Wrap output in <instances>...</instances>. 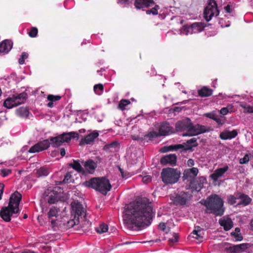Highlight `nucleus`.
Wrapping results in <instances>:
<instances>
[{
	"label": "nucleus",
	"instance_id": "obj_18",
	"mask_svg": "<svg viewBox=\"0 0 253 253\" xmlns=\"http://www.w3.org/2000/svg\"><path fill=\"white\" fill-rule=\"evenodd\" d=\"M228 169V166L227 165H225L223 168H218L215 169L211 175L210 177L213 181H216L218 179L221 177Z\"/></svg>",
	"mask_w": 253,
	"mask_h": 253
},
{
	"label": "nucleus",
	"instance_id": "obj_21",
	"mask_svg": "<svg viewBox=\"0 0 253 253\" xmlns=\"http://www.w3.org/2000/svg\"><path fill=\"white\" fill-rule=\"evenodd\" d=\"M238 200L237 206H247L252 202V199L247 195L243 193H238Z\"/></svg>",
	"mask_w": 253,
	"mask_h": 253
},
{
	"label": "nucleus",
	"instance_id": "obj_19",
	"mask_svg": "<svg viewBox=\"0 0 253 253\" xmlns=\"http://www.w3.org/2000/svg\"><path fill=\"white\" fill-rule=\"evenodd\" d=\"M219 223L225 231L230 230L233 226V222L231 219L227 216H224L220 218Z\"/></svg>",
	"mask_w": 253,
	"mask_h": 253
},
{
	"label": "nucleus",
	"instance_id": "obj_59",
	"mask_svg": "<svg viewBox=\"0 0 253 253\" xmlns=\"http://www.w3.org/2000/svg\"><path fill=\"white\" fill-rule=\"evenodd\" d=\"M4 185L3 183H0V199L1 198V195L3 193V190L4 189Z\"/></svg>",
	"mask_w": 253,
	"mask_h": 253
},
{
	"label": "nucleus",
	"instance_id": "obj_9",
	"mask_svg": "<svg viewBox=\"0 0 253 253\" xmlns=\"http://www.w3.org/2000/svg\"><path fill=\"white\" fill-rule=\"evenodd\" d=\"M219 14V10L215 0H210L204 12V16L207 21H210L212 17L217 16Z\"/></svg>",
	"mask_w": 253,
	"mask_h": 253
},
{
	"label": "nucleus",
	"instance_id": "obj_62",
	"mask_svg": "<svg viewBox=\"0 0 253 253\" xmlns=\"http://www.w3.org/2000/svg\"><path fill=\"white\" fill-rule=\"evenodd\" d=\"M201 188H202V187H201V185H199L198 186V187H196L195 189L196 191H199L201 190Z\"/></svg>",
	"mask_w": 253,
	"mask_h": 253
},
{
	"label": "nucleus",
	"instance_id": "obj_14",
	"mask_svg": "<svg viewBox=\"0 0 253 253\" xmlns=\"http://www.w3.org/2000/svg\"><path fill=\"white\" fill-rule=\"evenodd\" d=\"M50 145L49 140L45 139L40 141L31 147L29 150V152L33 153L47 149Z\"/></svg>",
	"mask_w": 253,
	"mask_h": 253
},
{
	"label": "nucleus",
	"instance_id": "obj_34",
	"mask_svg": "<svg viewBox=\"0 0 253 253\" xmlns=\"http://www.w3.org/2000/svg\"><path fill=\"white\" fill-rule=\"evenodd\" d=\"M3 106L7 109H11L16 105L13 96L7 98L3 102Z\"/></svg>",
	"mask_w": 253,
	"mask_h": 253
},
{
	"label": "nucleus",
	"instance_id": "obj_47",
	"mask_svg": "<svg viewBox=\"0 0 253 253\" xmlns=\"http://www.w3.org/2000/svg\"><path fill=\"white\" fill-rule=\"evenodd\" d=\"M28 57V53L23 52L21 55V58L19 59L18 62L20 64H23L24 63V60L27 59Z\"/></svg>",
	"mask_w": 253,
	"mask_h": 253
},
{
	"label": "nucleus",
	"instance_id": "obj_63",
	"mask_svg": "<svg viewBox=\"0 0 253 253\" xmlns=\"http://www.w3.org/2000/svg\"><path fill=\"white\" fill-rule=\"evenodd\" d=\"M119 2L122 4H125L127 2L126 0H119Z\"/></svg>",
	"mask_w": 253,
	"mask_h": 253
},
{
	"label": "nucleus",
	"instance_id": "obj_16",
	"mask_svg": "<svg viewBox=\"0 0 253 253\" xmlns=\"http://www.w3.org/2000/svg\"><path fill=\"white\" fill-rule=\"evenodd\" d=\"M82 165L84 166V171H85L90 174L93 173L97 168V163L91 159L83 162Z\"/></svg>",
	"mask_w": 253,
	"mask_h": 253
},
{
	"label": "nucleus",
	"instance_id": "obj_51",
	"mask_svg": "<svg viewBox=\"0 0 253 253\" xmlns=\"http://www.w3.org/2000/svg\"><path fill=\"white\" fill-rule=\"evenodd\" d=\"M249 156V154H246L243 158L240 159V163L241 164H247L250 160Z\"/></svg>",
	"mask_w": 253,
	"mask_h": 253
},
{
	"label": "nucleus",
	"instance_id": "obj_29",
	"mask_svg": "<svg viewBox=\"0 0 253 253\" xmlns=\"http://www.w3.org/2000/svg\"><path fill=\"white\" fill-rule=\"evenodd\" d=\"M69 166L79 172H84V169L82 167L79 161L73 160V162L69 164Z\"/></svg>",
	"mask_w": 253,
	"mask_h": 253
},
{
	"label": "nucleus",
	"instance_id": "obj_32",
	"mask_svg": "<svg viewBox=\"0 0 253 253\" xmlns=\"http://www.w3.org/2000/svg\"><path fill=\"white\" fill-rule=\"evenodd\" d=\"M200 96L202 97H207L211 96L212 93V90L206 86H204L198 91Z\"/></svg>",
	"mask_w": 253,
	"mask_h": 253
},
{
	"label": "nucleus",
	"instance_id": "obj_55",
	"mask_svg": "<svg viewBox=\"0 0 253 253\" xmlns=\"http://www.w3.org/2000/svg\"><path fill=\"white\" fill-rule=\"evenodd\" d=\"M142 180L144 183H148L151 181V177L150 175L144 176L143 177Z\"/></svg>",
	"mask_w": 253,
	"mask_h": 253
},
{
	"label": "nucleus",
	"instance_id": "obj_38",
	"mask_svg": "<svg viewBox=\"0 0 253 253\" xmlns=\"http://www.w3.org/2000/svg\"><path fill=\"white\" fill-rule=\"evenodd\" d=\"M108 230V225L105 223L100 224V225L96 229V231L99 234L105 233L107 232Z\"/></svg>",
	"mask_w": 253,
	"mask_h": 253
},
{
	"label": "nucleus",
	"instance_id": "obj_37",
	"mask_svg": "<svg viewBox=\"0 0 253 253\" xmlns=\"http://www.w3.org/2000/svg\"><path fill=\"white\" fill-rule=\"evenodd\" d=\"M238 193L235 194L234 195H229L227 198L228 203L230 205L237 204V200H238Z\"/></svg>",
	"mask_w": 253,
	"mask_h": 253
},
{
	"label": "nucleus",
	"instance_id": "obj_61",
	"mask_svg": "<svg viewBox=\"0 0 253 253\" xmlns=\"http://www.w3.org/2000/svg\"><path fill=\"white\" fill-rule=\"evenodd\" d=\"M66 154V151H65V149L64 148H61L60 149V155L62 156H65Z\"/></svg>",
	"mask_w": 253,
	"mask_h": 253
},
{
	"label": "nucleus",
	"instance_id": "obj_22",
	"mask_svg": "<svg viewBox=\"0 0 253 253\" xmlns=\"http://www.w3.org/2000/svg\"><path fill=\"white\" fill-rule=\"evenodd\" d=\"M158 132L160 136H166L171 134L172 132V129L169 124L163 123L159 126Z\"/></svg>",
	"mask_w": 253,
	"mask_h": 253
},
{
	"label": "nucleus",
	"instance_id": "obj_64",
	"mask_svg": "<svg viewBox=\"0 0 253 253\" xmlns=\"http://www.w3.org/2000/svg\"><path fill=\"white\" fill-rule=\"evenodd\" d=\"M22 253H35L33 252H31V251H27V252H25Z\"/></svg>",
	"mask_w": 253,
	"mask_h": 253
},
{
	"label": "nucleus",
	"instance_id": "obj_31",
	"mask_svg": "<svg viewBox=\"0 0 253 253\" xmlns=\"http://www.w3.org/2000/svg\"><path fill=\"white\" fill-rule=\"evenodd\" d=\"M191 235L193 238L198 240L202 241L204 239V231L201 229L194 230Z\"/></svg>",
	"mask_w": 253,
	"mask_h": 253
},
{
	"label": "nucleus",
	"instance_id": "obj_35",
	"mask_svg": "<svg viewBox=\"0 0 253 253\" xmlns=\"http://www.w3.org/2000/svg\"><path fill=\"white\" fill-rule=\"evenodd\" d=\"M49 174V170L45 167H42L37 169L36 175L38 177L45 176Z\"/></svg>",
	"mask_w": 253,
	"mask_h": 253
},
{
	"label": "nucleus",
	"instance_id": "obj_49",
	"mask_svg": "<svg viewBox=\"0 0 253 253\" xmlns=\"http://www.w3.org/2000/svg\"><path fill=\"white\" fill-rule=\"evenodd\" d=\"M231 106H227V107L222 108L220 111L221 114L223 115H226L228 114V112H229L230 110H231Z\"/></svg>",
	"mask_w": 253,
	"mask_h": 253
},
{
	"label": "nucleus",
	"instance_id": "obj_26",
	"mask_svg": "<svg viewBox=\"0 0 253 253\" xmlns=\"http://www.w3.org/2000/svg\"><path fill=\"white\" fill-rule=\"evenodd\" d=\"M12 96L17 106L24 103L26 100L28 96L26 93L22 92L18 94L13 95Z\"/></svg>",
	"mask_w": 253,
	"mask_h": 253
},
{
	"label": "nucleus",
	"instance_id": "obj_6",
	"mask_svg": "<svg viewBox=\"0 0 253 253\" xmlns=\"http://www.w3.org/2000/svg\"><path fill=\"white\" fill-rule=\"evenodd\" d=\"M180 175V171L172 168L164 169L161 173L162 180L166 184L176 183L179 179Z\"/></svg>",
	"mask_w": 253,
	"mask_h": 253
},
{
	"label": "nucleus",
	"instance_id": "obj_5",
	"mask_svg": "<svg viewBox=\"0 0 253 253\" xmlns=\"http://www.w3.org/2000/svg\"><path fill=\"white\" fill-rule=\"evenodd\" d=\"M85 185L105 195L111 189V185L105 177L93 178L85 182Z\"/></svg>",
	"mask_w": 253,
	"mask_h": 253
},
{
	"label": "nucleus",
	"instance_id": "obj_1",
	"mask_svg": "<svg viewBox=\"0 0 253 253\" xmlns=\"http://www.w3.org/2000/svg\"><path fill=\"white\" fill-rule=\"evenodd\" d=\"M151 203L146 198H139L126 208L125 216L130 223L137 227L147 225L153 217Z\"/></svg>",
	"mask_w": 253,
	"mask_h": 253
},
{
	"label": "nucleus",
	"instance_id": "obj_3",
	"mask_svg": "<svg viewBox=\"0 0 253 253\" xmlns=\"http://www.w3.org/2000/svg\"><path fill=\"white\" fill-rule=\"evenodd\" d=\"M201 203L206 207L207 213H213L216 215H221L223 214V202L218 195H211L206 200H202Z\"/></svg>",
	"mask_w": 253,
	"mask_h": 253
},
{
	"label": "nucleus",
	"instance_id": "obj_30",
	"mask_svg": "<svg viewBox=\"0 0 253 253\" xmlns=\"http://www.w3.org/2000/svg\"><path fill=\"white\" fill-rule=\"evenodd\" d=\"M16 115L21 118H25L29 114V110L25 107H20L16 110Z\"/></svg>",
	"mask_w": 253,
	"mask_h": 253
},
{
	"label": "nucleus",
	"instance_id": "obj_46",
	"mask_svg": "<svg viewBox=\"0 0 253 253\" xmlns=\"http://www.w3.org/2000/svg\"><path fill=\"white\" fill-rule=\"evenodd\" d=\"M11 173V170L8 169H3L0 170V174L2 177H5Z\"/></svg>",
	"mask_w": 253,
	"mask_h": 253
},
{
	"label": "nucleus",
	"instance_id": "obj_10",
	"mask_svg": "<svg viewBox=\"0 0 253 253\" xmlns=\"http://www.w3.org/2000/svg\"><path fill=\"white\" fill-rule=\"evenodd\" d=\"M59 209L54 206L51 207L47 212L48 220L52 228L56 227L59 224Z\"/></svg>",
	"mask_w": 253,
	"mask_h": 253
},
{
	"label": "nucleus",
	"instance_id": "obj_42",
	"mask_svg": "<svg viewBox=\"0 0 253 253\" xmlns=\"http://www.w3.org/2000/svg\"><path fill=\"white\" fill-rule=\"evenodd\" d=\"M224 9L226 13L230 14V16H233L235 14L234 9L233 6L229 4L224 6Z\"/></svg>",
	"mask_w": 253,
	"mask_h": 253
},
{
	"label": "nucleus",
	"instance_id": "obj_60",
	"mask_svg": "<svg viewBox=\"0 0 253 253\" xmlns=\"http://www.w3.org/2000/svg\"><path fill=\"white\" fill-rule=\"evenodd\" d=\"M213 120L215 121L216 123H218V124L222 125L223 124V122L219 118L215 117V118H213Z\"/></svg>",
	"mask_w": 253,
	"mask_h": 253
},
{
	"label": "nucleus",
	"instance_id": "obj_57",
	"mask_svg": "<svg viewBox=\"0 0 253 253\" xmlns=\"http://www.w3.org/2000/svg\"><path fill=\"white\" fill-rule=\"evenodd\" d=\"M187 165L188 167H192L194 165V161L192 159H189L187 161Z\"/></svg>",
	"mask_w": 253,
	"mask_h": 253
},
{
	"label": "nucleus",
	"instance_id": "obj_13",
	"mask_svg": "<svg viewBox=\"0 0 253 253\" xmlns=\"http://www.w3.org/2000/svg\"><path fill=\"white\" fill-rule=\"evenodd\" d=\"M198 172L199 170L196 168L186 169L183 172V178L190 181L191 184L190 185V186L192 188H194L192 185L193 183L195 178L197 175Z\"/></svg>",
	"mask_w": 253,
	"mask_h": 253
},
{
	"label": "nucleus",
	"instance_id": "obj_44",
	"mask_svg": "<svg viewBox=\"0 0 253 253\" xmlns=\"http://www.w3.org/2000/svg\"><path fill=\"white\" fill-rule=\"evenodd\" d=\"M159 9V6L158 5H156L154 7L152 8L150 10H148L146 11L147 14H151L152 13L153 15H157L158 13V10Z\"/></svg>",
	"mask_w": 253,
	"mask_h": 253
},
{
	"label": "nucleus",
	"instance_id": "obj_25",
	"mask_svg": "<svg viewBox=\"0 0 253 253\" xmlns=\"http://www.w3.org/2000/svg\"><path fill=\"white\" fill-rule=\"evenodd\" d=\"M163 164H170L173 165L176 164V157L174 154H169L163 157L161 161Z\"/></svg>",
	"mask_w": 253,
	"mask_h": 253
},
{
	"label": "nucleus",
	"instance_id": "obj_7",
	"mask_svg": "<svg viewBox=\"0 0 253 253\" xmlns=\"http://www.w3.org/2000/svg\"><path fill=\"white\" fill-rule=\"evenodd\" d=\"M197 145V139L196 138H192L188 140L186 143L183 144H175L171 145L168 147H164L162 148V152H166L169 151H177L178 150H187L191 149L192 147H195Z\"/></svg>",
	"mask_w": 253,
	"mask_h": 253
},
{
	"label": "nucleus",
	"instance_id": "obj_48",
	"mask_svg": "<svg viewBox=\"0 0 253 253\" xmlns=\"http://www.w3.org/2000/svg\"><path fill=\"white\" fill-rule=\"evenodd\" d=\"M159 136H160L159 135V133L154 131L149 132L147 135V136L149 137L150 139L156 138Z\"/></svg>",
	"mask_w": 253,
	"mask_h": 253
},
{
	"label": "nucleus",
	"instance_id": "obj_17",
	"mask_svg": "<svg viewBox=\"0 0 253 253\" xmlns=\"http://www.w3.org/2000/svg\"><path fill=\"white\" fill-rule=\"evenodd\" d=\"M98 136V131L97 130H94L85 136L84 138L82 139L80 141V144H90L92 143L95 139H96Z\"/></svg>",
	"mask_w": 253,
	"mask_h": 253
},
{
	"label": "nucleus",
	"instance_id": "obj_12",
	"mask_svg": "<svg viewBox=\"0 0 253 253\" xmlns=\"http://www.w3.org/2000/svg\"><path fill=\"white\" fill-rule=\"evenodd\" d=\"M42 198L49 204H53L58 201L60 194L54 190L48 189L43 193Z\"/></svg>",
	"mask_w": 253,
	"mask_h": 253
},
{
	"label": "nucleus",
	"instance_id": "obj_56",
	"mask_svg": "<svg viewBox=\"0 0 253 253\" xmlns=\"http://www.w3.org/2000/svg\"><path fill=\"white\" fill-rule=\"evenodd\" d=\"M159 228L162 231L166 232V233L168 231L166 230V225L165 223H160L159 225Z\"/></svg>",
	"mask_w": 253,
	"mask_h": 253
},
{
	"label": "nucleus",
	"instance_id": "obj_15",
	"mask_svg": "<svg viewBox=\"0 0 253 253\" xmlns=\"http://www.w3.org/2000/svg\"><path fill=\"white\" fill-rule=\"evenodd\" d=\"M247 248V244H241L227 246L225 248V250L227 253H240L244 252Z\"/></svg>",
	"mask_w": 253,
	"mask_h": 253
},
{
	"label": "nucleus",
	"instance_id": "obj_54",
	"mask_svg": "<svg viewBox=\"0 0 253 253\" xmlns=\"http://www.w3.org/2000/svg\"><path fill=\"white\" fill-rule=\"evenodd\" d=\"M179 236L177 233H174L171 238L169 239V241L171 243H175L178 241Z\"/></svg>",
	"mask_w": 253,
	"mask_h": 253
},
{
	"label": "nucleus",
	"instance_id": "obj_11",
	"mask_svg": "<svg viewBox=\"0 0 253 253\" xmlns=\"http://www.w3.org/2000/svg\"><path fill=\"white\" fill-rule=\"evenodd\" d=\"M191 195L187 192H181L179 193L171 195L170 200L176 205H184L190 199Z\"/></svg>",
	"mask_w": 253,
	"mask_h": 253
},
{
	"label": "nucleus",
	"instance_id": "obj_58",
	"mask_svg": "<svg viewBox=\"0 0 253 253\" xmlns=\"http://www.w3.org/2000/svg\"><path fill=\"white\" fill-rule=\"evenodd\" d=\"M205 115L207 117L212 119L213 120V118H215L214 115L211 113H206Z\"/></svg>",
	"mask_w": 253,
	"mask_h": 253
},
{
	"label": "nucleus",
	"instance_id": "obj_28",
	"mask_svg": "<svg viewBox=\"0 0 253 253\" xmlns=\"http://www.w3.org/2000/svg\"><path fill=\"white\" fill-rule=\"evenodd\" d=\"M192 29L193 33H199L204 29V26L202 23H194L190 26V29Z\"/></svg>",
	"mask_w": 253,
	"mask_h": 253
},
{
	"label": "nucleus",
	"instance_id": "obj_27",
	"mask_svg": "<svg viewBox=\"0 0 253 253\" xmlns=\"http://www.w3.org/2000/svg\"><path fill=\"white\" fill-rule=\"evenodd\" d=\"M71 206L72 210L76 215L80 216L83 214L84 212V209L80 203L74 202L72 203Z\"/></svg>",
	"mask_w": 253,
	"mask_h": 253
},
{
	"label": "nucleus",
	"instance_id": "obj_53",
	"mask_svg": "<svg viewBox=\"0 0 253 253\" xmlns=\"http://www.w3.org/2000/svg\"><path fill=\"white\" fill-rule=\"evenodd\" d=\"M190 26L184 27L183 28V30L182 33L185 35H188L189 34H193V32H192V29H190Z\"/></svg>",
	"mask_w": 253,
	"mask_h": 253
},
{
	"label": "nucleus",
	"instance_id": "obj_36",
	"mask_svg": "<svg viewBox=\"0 0 253 253\" xmlns=\"http://www.w3.org/2000/svg\"><path fill=\"white\" fill-rule=\"evenodd\" d=\"M231 234L237 241H241L243 239V237L240 233V229L238 227H236L234 231L232 232Z\"/></svg>",
	"mask_w": 253,
	"mask_h": 253
},
{
	"label": "nucleus",
	"instance_id": "obj_4",
	"mask_svg": "<svg viewBox=\"0 0 253 253\" xmlns=\"http://www.w3.org/2000/svg\"><path fill=\"white\" fill-rule=\"evenodd\" d=\"M21 199V195L15 192L10 197L8 206L2 208L0 212V216L5 221L11 219V216L19 212V205Z\"/></svg>",
	"mask_w": 253,
	"mask_h": 253
},
{
	"label": "nucleus",
	"instance_id": "obj_45",
	"mask_svg": "<svg viewBox=\"0 0 253 253\" xmlns=\"http://www.w3.org/2000/svg\"><path fill=\"white\" fill-rule=\"evenodd\" d=\"M29 36L32 38H35L38 34V29L35 27H33L28 33Z\"/></svg>",
	"mask_w": 253,
	"mask_h": 253
},
{
	"label": "nucleus",
	"instance_id": "obj_39",
	"mask_svg": "<svg viewBox=\"0 0 253 253\" xmlns=\"http://www.w3.org/2000/svg\"><path fill=\"white\" fill-rule=\"evenodd\" d=\"M130 103V102L128 100L126 99H122L120 101L119 105L118 108L123 111L126 109V107Z\"/></svg>",
	"mask_w": 253,
	"mask_h": 253
},
{
	"label": "nucleus",
	"instance_id": "obj_2",
	"mask_svg": "<svg viewBox=\"0 0 253 253\" xmlns=\"http://www.w3.org/2000/svg\"><path fill=\"white\" fill-rule=\"evenodd\" d=\"M175 127L177 131H186V132L182 134L183 136L197 135L212 130L210 127H207L205 126L198 124L193 125L189 118L178 121L175 124Z\"/></svg>",
	"mask_w": 253,
	"mask_h": 253
},
{
	"label": "nucleus",
	"instance_id": "obj_33",
	"mask_svg": "<svg viewBox=\"0 0 253 253\" xmlns=\"http://www.w3.org/2000/svg\"><path fill=\"white\" fill-rule=\"evenodd\" d=\"M47 99L49 101L47 106L49 108H52L54 106L53 102L59 100L61 99V96L59 95H48Z\"/></svg>",
	"mask_w": 253,
	"mask_h": 253
},
{
	"label": "nucleus",
	"instance_id": "obj_52",
	"mask_svg": "<svg viewBox=\"0 0 253 253\" xmlns=\"http://www.w3.org/2000/svg\"><path fill=\"white\" fill-rule=\"evenodd\" d=\"M119 143L117 142H113L110 144L105 145V147L106 149H111L112 148H116L118 147Z\"/></svg>",
	"mask_w": 253,
	"mask_h": 253
},
{
	"label": "nucleus",
	"instance_id": "obj_43",
	"mask_svg": "<svg viewBox=\"0 0 253 253\" xmlns=\"http://www.w3.org/2000/svg\"><path fill=\"white\" fill-rule=\"evenodd\" d=\"M73 181L74 179L72 177L71 172H68L65 175V177L63 180V182L65 183H68L72 182Z\"/></svg>",
	"mask_w": 253,
	"mask_h": 253
},
{
	"label": "nucleus",
	"instance_id": "obj_8",
	"mask_svg": "<svg viewBox=\"0 0 253 253\" xmlns=\"http://www.w3.org/2000/svg\"><path fill=\"white\" fill-rule=\"evenodd\" d=\"M78 133L74 131L63 133L57 136L50 138V141L55 147L60 146L64 142H69L72 138L78 137Z\"/></svg>",
	"mask_w": 253,
	"mask_h": 253
},
{
	"label": "nucleus",
	"instance_id": "obj_20",
	"mask_svg": "<svg viewBox=\"0 0 253 253\" xmlns=\"http://www.w3.org/2000/svg\"><path fill=\"white\" fill-rule=\"evenodd\" d=\"M238 134L237 130L230 131L226 129L220 133L219 137L222 140L231 139L235 138Z\"/></svg>",
	"mask_w": 253,
	"mask_h": 253
},
{
	"label": "nucleus",
	"instance_id": "obj_41",
	"mask_svg": "<svg viewBox=\"0 0 253 253\" xmlns=\"http://www.w3.org/2000/svg\"><path fill=\"white\" fill-rule=\"evenodd\" d=\"M93 89L96 94L101 95L103 92L104 87L102 84H97L94 86Z\"/></svg>",
	"mask_w": 253,
	"mask_h": 253
},
{
	"label": "nucleus",
	"instance_id": "obj_24",
	"mask_svg": "<svg viewBox=\"0 0 253 253\" xmlns=\"http://www.w3.org/2000/svg\"><path fill=\"white\" fill-rule=\"evenodd\" d=\"M153 0H135L134 5L137 9L148 7L154 4Z\"/></svg>",
	"mask_w": 253,
	"mask_h": 253
},
{
	"label": "nucleus",
	"instance_id": "obj_40",
	"mask_svg": "<svg viewBox=\"0 0 253 253\" xmlns=\"http://www.w3.org/2000/svg\"><path fill=\"white\" fill-rule=\"evenodd\" d=\"M244 109V112L246 113H253V106L244 103L241 105Z\"/></svg>",
	"mask_w": 253,
	"mask_h": 253
},
{
	"label": "nucleus",
	"instance_id": "obj_50",
	"mask_svg": "<svg viewBox=\"0 0 253 253\" xmlns=\"http://www.w3.org/2000/svg\"><path fill=\"white\" fill-rule=\"evenodd\" d=\"M78 220H75L74 219L70 220L67 222V227L68 228L73 227H74V225L78 224Z\"/></svg>",
	"mask_w": 253,
	"mask_h": 253
},
{
	"label": "nucleus",
	"instance_id": "obj_23",
	"mask_svg": "<svg viewBox=\"0 0 253 253\" xmlns=\"http://www.w3.org/2000/svg\"><path fill=\"white\" fill-rule=\"evenodd\" d=\"M12 47L11 41L5 40L0 43V52L4 54L7 53Z\"/></svg>",
	"mask_w": 253,
	"mask_h": 253
}]
</instances>
